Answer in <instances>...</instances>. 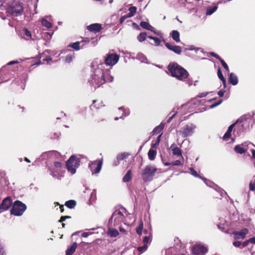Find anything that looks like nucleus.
I'll return each mask as SVG.
<instances>
[{"instance_id": "1", "label": "nucleus", "mask_w": 255, "mask_h": 255, "mask_svg": "<svg viewBox=\"0 0 255 255\" xmlns=\"http://www.w3.org/2000/svg\"><path fill=\"white\" fill-rule=\"evenodd\" d=\"M91 74L88 83L92 91H95L106 82L113 81L114 77L111 75L110 70L104 69V64L101 59H95L91 63Z\"/></svg>"}, {"instance_id": "2", "label": "nucleus", "mask_w": 255, "mask_h": 255, "mask_svg": "<svg viewBox=\"0 0 255 255\" xmlns=\"http://www.w3.org/2000/svg\"><path fill=\"white\" fill-rule=\"evenodd\" d=\"M167 69L172 77L180 81H184L189 75L185 69L176 62H170L167 66Z\"/></svg>"}, {"instance_id": "3", "label": "nucleus", "mask_w": 255, "mask_h": 255, "mask_svg": "<svg viewBox=\"0 0 255 255\" xmlns=\"http://www.w3.org/2000/svg\"><path fill=\"white\" fill-rule=\"evenodd\" d=\"M24 4L23 2L13 0L8 3L6 8V12L13 17L20 16L24 14Z\"/></svg>"}, {"instance_id": "4", "label": "nucleus", "mask_w": 255, "mask_h": 255, "mask_svg": "<svg viewBox=\"0 0 255 255\" xmlns=\"http://www.w3.org/2000/svg\"><path fill=\"white\" fill-rule=\"evenodd\" d=\"M27 209L26 204L19 200L15 201L10 209V214L15 216H20L22 215Z\"/></svg>"}, {"instance_id": "5", "label": "nucleus", "mask_w": 255, "mask_h": 255, "mask_svg": "<svg viewBox=\"0 0 255 255\" xmlns=\"http://www.w3.org/2000/svg\"><path fill=\"white\" fill-rule=\"evenodd\" d=\"M80 160L75 155H71L66 162V168L68 172L74 174L76 172L77 168L79 166Z\"/></svg>"}, {"instance_id": "6", "label": "nucleus", "mask_w": 255, "mask_h": 255, "mask_svg": "<svg viewBox=\"0 0 255 255\" xmlns=\"http://www.w3.org/2000/svg\"><path fill=\"white\" fill-rule=\"evenodd\" d=\"M157 171V168L150 165H146L141 173V177L144 182L151 181Z\"/></svg>"}, {"instance_id": "7", "label": "nucleus", "mask_w": 255, "mask_h": 255, "mask_svg": "<svg viewBox=\"0 0 255 255\" xmlns=\"http://www.w3.org/2000/svg\"><path fill=\"white\" fill-rule=\"evenodd\" d=\"M195 128L196 126L190 123L182 127L179 130V133L182 137H189L192 135Z\"/></svg>"}, {"instance_id": "8", "label": "nucleus", "mask_w": 255, "mask_h": 255, "mask_svg": "<svg viewBox=\"0 0 255 255\" xmlns=\"http://www.w3.org/2000/svg\"><path fill=\"white\" fill-rule=\"evenodd\" d=\"M119 58L120 57L117 54L108 53L103 62L104 65L113 66L118 63Z\"/></svg>"}, {"instance_id": "9", "label": "nucleus", "mask_w": 255, "mask_h": 255, "mask_svg": "<svg viewBox=\"0 0 255 255\" xmlns=\"http://www.w3.org/2000/svg\"><path fill=\"white\" fill-rule=\"evenodd\" d=\"M102 164V160H95L89 163L88 167L92 171V174L99 173L100 172Z\"/></svg>"}, {"instance_id": "10", "label": "nucleus", "mask_w": 255, "mask_h": 255, "mask_svg": "<svg viewBox=\"0 0 255 255\" xmlns=\"http://www.w3.org/2000/svg\"><path fill=\"white\" fill-rule=\"evenodd\" d=\"M194 255H204L208 252V249L204 245L199 244L194 245L192 249Z\"/></svg>"}, {"instance_id": "11", "label": "nucleus", "mask_w": 255, "mask_h": 255, "mask_svg": "<svg viewBox=\"0 0 255 255\" xmlns=\"http://www.w3.org/2000/svg\"><path fill=\"white\" fill-rule=\"evenodd\" d=\"M6 66L0 69V79L2 83L6 82L11 78V72L7 71Z\"/></svg>"}, {"instance_id": "12", "label": "nucleus", "mask_w": 255, "mask_h": 255, "mask_svg": "<svg viewBox=\"0 0 255 255\" xmlns=\"http://www.w3.org/2000/svg\"><path fill=\"white\" fill-rule=\"evenodd\" d=\"M12 199L10 196L4 198L0 204V210L4 211L9 209L12 205Z\"/></svg>"}, {"instance_id": "13", "label": "nucleus", "mask_w": 255, "mask_h": 255, "mask_svg": "<svg viewBox=\"0 0 255 255\" xmlns=\"http://www.w3.org/2000/svg\"><path fill=\"white\" fill-rule=\"evenodd\" d=\"M113 217H114V226L116 227L119 225L123 221L125 218L123 213L119 210H116L113 213Z\"/></svg>"}, {"instance_id": "14", "label": "nucleus", "mask_w": 255, "mask_h": 255, "mask_svg": "<svg viewBox=\"0 0 255 255\" xmlns=\"http://www.w3.org/2000/svg\"><path fill=\"white\" fill-rule=\"evenodd\" d=\"M47 168L49 171L50 175L53 178L58 180H60L61 179L62 175L60 174L61 170L55 168L53 166H48Z\"/></svg>"}, {"instance_id": "15", "label": "nucleus", "mask_w": 255, "mask_h": 255, "mask_svg": "<svg viewBox=\"0 0 255 255\" xmlns=\"http://www.w3.org/2000/svg\"><path fill=\"white\" fill-rule=\"evenodd\" d=\"M255 112H253L251 114V113H247L241 116L239 119L236 121V123H243L245 121L250 119L253 121L254 123L255 122Z\"/></svg>"}, {"instance_id": "16", "label": "nucleus", "mask_w": 255, "mask_h": 255, "mask_svg": "<svg viewBox=\"0 0 255 255\" xmlns=\"http://www.w3.org/2000/svg\"><path fill=\"white\" fill-rule=\"evenodd\" d=\"M165 46L169 50L173 51L177 54H180L182 52V48L180 46L176 45H172L171 44L168 42L165 43Z\"/></svg>"}, {"instance_id": "17", "label": "nucleus", "mask_w": 255, "mask_h": 255, "mask_svg": "<svg viewBox=\"0 0 255 255\" xmlns=\"http://www.w3.org/2000/svg\"><path fill=\"white\" fill-rule=\"evenodd\" d=\"M102 28V24L98 23L91 24L88 25L87 27V29L89 31L91 32H94L95 33L99 32L100 31Z\"/></svg>"}, {"instance_id": "18", "label": "nucleus", "mask_w": 255, "mask_h": 255, "mask_svg": "<svg viewBox=\"0 0 255 255\" xmlns=\"http://www.w3.org/2000/svg\"><path fill=\"white\" fill-rule=\"evenodd\" d=\"M238 123H236V122L232 124H231L229 127L227 129V131L225 132L224 134L223 139L224 140H227L228 138H229L231 135V133L233 131V128H235L236 125L238 124Z\"/></svg>"}, {"instance_id": "19", "label": "nucleus", "mask_w": 255, "mask_h": 255, "mask_svg": "<svg viewBox=\"0 0 255 255\" xmlns=\"http://www.w3.org/2000/svg\"><path fill=\"white\" fill-rule=\"evenodd\" d=\"M229 83L233 86L237 85L238 83V79L237 75L234 73H231L229 75Z\"/></svg>"}, {"instance_id": "20", "label": "nucleus", "mask_w": 255, "mask_h": 255, "mask_svg": "<svg viewBox=\"0 0 255 255\" xmlns=\"http://www.w3.org/2000/svg\"><path fill=\"white\" fill-rule=\"evenodd\" d=\"M78 245L76 242H74L72 245L68 247L66 251L65 255H72L76 251Z\"/></svg>"}, {"instance_id": "21", "label": "nucleus", "mask_w": 255, "mask_h": 255, "mask_svg": "<svg viewBox=\"0 0 255 255\" xmlns=\"http://www.w3.org/2000/svg\"><path fill=\"white\" fill-rule=\"evenodd\" d=\"M139 25L142 28L145 29L150 30L151 31H153V30H154V28L147 22L141 21L140 22Z\"/></svg>"}, {"instance_id": "22", "label": "nucleus", "mask_w": 255, "mask_h": 255, "mask_svg": "<svg viewBox=\"0 0 255 255\" xmlns=\"http://www.w3.org/2000/svg\"><path fill=\"white\" fill-rule=\"evenodd\" d=\"M165 124L161 122L158 126L154 128L152 131V135L159 133L164 128Z\"/></svg>"}, {"instance_id": "23", "label": "nucleus", "mask_w": 255, "mask_h": 255, "mask_svg": "<svg viewBox=\"0 0 255 255\" xmlns=\"http://www.w3.org/2000/svg\"><path fill=\"white\" fill-rule=\"evenodd\" d=\"M170 36L176 42H179L180 39V33L178 31L174 30L170 33Z\"/></svg>"}, {"instance_id": "24", "label": "nucleus", "mask_w": 255, "mask_h": 255, "mask_svg": "<svg viewBox=\"0 0 255 255\" xmlns=\"http://www.w3.org/2000/svg\"><path fill=\"white\" fill-rule=\"evenodd\" d=\"M249 230L247 228H244L242 229L240 232H235L233 234L236 236H240L242 239H244L246 235L248 233ZM236 238H238V237H236Z\"/></svg>"}, {"instance_id": "25", "label": "nucleus", "mask_w": 255, "mask_h": 255, "mask_svg": "<svg viewBox=\"0 0 255 255\" xmlns=\"http://www.w3.org/2000/svg\"><path fill=\"white\" fill-rule=\"evenodd\" d=\"M108 231V234L112 238L117 237L119 235V233L118 230L113 227H109Z\"/></svg>"}, {"instance_id": "26", "label": "nucleus", "mask_w": 255, "mask_h": 255, "mask_svg": "<svg viewBox=\"0 0 255 255\" xmlns=\"http://www.w3.org/2000/svg\"><path fill=\"white\" fill-rule=\"evenodd\" d=\"M234 150L237 153L242 154L247 152V148L243 147L241 144H238L235 146Z\"/></svg>"}, {"instance_id": "27", "label": "nucleus", "mask_w": 255, "mask_h": 255, "mask_svg": "<svg viewBox=\"0 0 255 255\" xmlns=\"http://www.w3.org/2000/svg\"><path fill=\"white\" fill-rule=\"evenodd\" d=\"M174 146H175V144H172L170 146V148L172 149L173 154L175 155H178V156L180 155L182 157L181 151L180 149V148H178V147H175Z\"/></svg>"}, {"instance_id": "28", "label": "nucleus", "mask_w": 255, "mask_h": 255, "mask_svg": "<svg viewBox=\"0 0 255 255\" xmlns=\"http://www.w3.org/2000/svg\"><path fill=\"white\" fill-rule=\"evenodd\" d=\"M218 5H216L213 7H208L206 9V14L207 15H211L218 9Z\"/></svg>"}, {"instance_id": "29", "label": "nucleus", "mask_w": 255, "mask_h": 255, "mask_svg": "<svg viewBox=\"0 0 255 255\" xmlns=\"http://www.w3.org/2000/svg\"><path fill=\"white\" fill-rule=\"evenodd\" d=\"M80 44L81 42L80 41H76L75 42L69 44L68 47H71L73 48L74 50L78 51L80 49Z\"/></svg>"}, {"instance_id": "30", "label": "nucleus", "mask_w": 255, "mask_h": 255, "mask_svg": "<svg viewBox=\"0 0 255 255\" xmlns=\"http://www.w3.org/2000/svg\"><path fill=\"white\" fill-rule=\"evenodd\" d=\"M65 205L69 209H73L76 205V201L74 200H68L65 202Z\"/></svg>"}, {"instance_id": "31", "label": "nucleus", "mask_w": 255, "mask_h": 255, "mask_svg": "<svg viewBox=\"0 0 255 255\" xmlns=\"http://www.w3.org/2000/svg\"><path fill=\"white\" fill-rule=\"evenodd\" d=\"M131 179V170H128L126 174L124 175L123 178L124 182H128Z\"/></svg>"}, {"instance_id": "32", "label": "nucleus", "mask_w": 255, "mask_h": 255, "mask_svg": "<svg viewBox=\"0 0 255 255\" xmlns=\"http://www.w3.org/2000/svg\"><path fill=\"white\" fill-rule=\"evenodd\" d=\"M156 155V151L152 149H150L148 152V158L150 160H153Z\"/></svg>"}, {"instance_id": "33", "label": "nucleus", "mask_w": 255, "mask_h": 255, "mask_svg": "<svg viewBox=\"0 0 255 255\" xmlns=\"http://www.w3.org/2000/svg\"><path fill=\"white\" fill-rule=\"evenodd\" d=\"M201 179L204 181V183L208 186L211 187L213 188L214 189H215L216 185H217L215 184L214 183H213V182H212L211 181H210L209 180H208L207 179H206V178H205L204 177H203V178H202Z\"/></svg>"}, {"instance_id": "34", "label": "nucleus", "mask_w": 255, "mask_h": 255, "mask_svg": "<svg viewBox=\"0 0 255 255\" xmlns=\"http://www.w3.org/2000/svg\"><path fill=\"white\" fill-rule=\"evenodd\" d=\"M146 36H147L146 32H141L137 36V39L139 42H142L145 40Z\"/></svg>"}, {"instance_id": "35", "label": "nucleus", "mask_w": 255, "mask_h": 255, "mask_svg": "<svg viewBox=\"0 0 255 255\" xmlns=\"http://www.w3.org/2000/svg\"><path fill=\"white\" fill-rule=\"evenodd\" d=\"M151 231H150L149 235L146 236L143 238V243L144 244L147 245V244H150L151 242Z\"/></svg>"}, {"instance_id": "36", "label": "nucleus", "mask_w": 255, "mask_h": 255, "mask_svg": "<svg viewBox=\"0 0 255 255\" xmlns=\"http://www.w3.org/2000/svg\"><path fill=\"white\" fill-rule=\"evenodd\" d=\"M136 58L142 63H146V60H147L146 56L142 53H138L136 55Z\"/></svg>"}, {"instance_id": "37", "label": "nucleus", "mask_w": 255, "mask_h": 255, "mask_svg": "<svg viewBox=\"0 0 255 255\" xmlns=\"http://www.w3.org/2000/svg\"><path fill=\"white\" fill-rule=\"evenodd\" d=\"M129 154L127 152H123L122 153H120L117 156V159L118 160H123L124 159L126 158L128 156H129Z\"/></svg>"}, {"instance_id": "38", "label": "nucleus", "mask_w": 255, "mask_h": 255, "mask_svg": "<svg viewBox=\"0 0 255 255\" xmlns=\"http://www.w3.org/2000/svg\"><path fill=\"white\" fill-rule=\"evenodd\" d=\"M143 228V223L142 221H141L138 226V227L136 229V233L139 235L141 236L142 235V232Z\"/></svg>"}, {"instance_id": "39", "label": "nucleus", "mask_w": 255, "mask_h": 255, "mask_svg": "<svg viewBox=\"0 0 255 255\" xmlns=\"http://www.w3.org/2000/svg\"><path fill=\"white\" fill-rule=\"evenodd\" d=\"M96 190L94 189L91 193L90 197L89 200V204H91L93 202L96 200Z\"/></svg>"}, {"instance_id": "40", "label": "nucleus", "mask_w": 255, "mask_h": 255, "mask_svg": "<svg viewBox=\"0 0 255 255\" xmlns=\"http://www.w3.org/2000/svg\"><path fill=\"white\" fill-rule=\"evenodd\" d=\"M215 190L219 192L221 196L223 197L227 195V193L218 185H216Z\"/></svg>"}, {"instance_id": "41", "label": "nucleus", "mask_w": 255, "mask_h": 255, "mask_svg": "<svg viewBox=\"0 0 255 255\" xmlns=\"http://www.w3.org/2000/svg\"><path fill=\"white\" fill-rule=\"evenodd\" d=\"M148 248V245L144 244L142 246L138 247L137 248V250L139 252V254H141L145 252Z\"/></svg>"}, {"instance_id": "42", "label": "nucleus", "mask_w": 255, "mask_h": 255, "mask_svg": "<svg viewBox=\"0 0 255 255\" xmlns=\"http://www.w3.org/2000/svg\"><path fill=\"white\" fill-rule=\"evenodd\" d=\"M189 170L190 171V173L192 175L195 177L199 178L200 179H202L203 177L201 176L196 171H195L193 167H190Z\"/></svg>"}, {"instance_id": "43", "label": "nucleus", "mask_w": 255, "mask_h": 255, "mask_svg": "<svg viewBox=\"0 0 255 255\" xmlns=\"http://www.w3.org/2000/svg\"><path fill=\"white\" fill-rule=\"evenodd\" d=\"M50 151L45 152L42 153L40 157L36 158V159L35 161V162H39V161H40L41 160L45 159L46 157L50 153Z\"/></svg>"}, {"instance_id": "44", "label": "nucleus", "mask_w": 255, "mask_h": 255, "mask_svg": "<svg viewBox=\"0 0 255 255\" xmlns=\"http://www.w3.org/2000/svg\"><path fill=\"white\" fill-rule=\"evenodd\" d=\"M42 25L47 28H50L52 26V24L46 19H42L41 20Z\"/></svg>"}, {"instance_id": "45", "label": "nucleus", "mask_w": 255, "mask_h": 255, "mask_svg": "<svg viewBox=\"0 0 255 255\" xmlns=\"http://www.w3.org/2000/svg\"><path fill=\"white\" fill-rule=\"evenodd\" d=\"M218 229L222 232H225L227 234L229 233V229L226 228L225 226L223 224H219L218 225Z\"/></svg>"}, {"instance_id": "46", "label": "nucleus", "mask_w": 255, "mask_h": 255, "mask_svg": "<svg viewBox=\"0 0 255 255\" xmlns=\"http://www.w3.org/2000/svg\"><path fill=\"white\" fill-rule=\"evenodd\" d=\"M129 115V111L128 110L125 109L123 111V114L120 118L122 120H124L125 117L128 116Z\"/></svg>"}, {"instance_id": "47", "label": "nucleus", "mask_w": 255, "mask_h": 255, "mask_svg": "<svg viewBox=\"0 0 255 255\" xmlns=\"http://www.w3.org/2000/svg\"><path fill=\"white\" fill-rule=\"evenodd\" d=\"M90 39L88 38H85L84 39H83L80 42L82 44V45L81 46V48H83L86 45H87L88 44H90Z\"/></svg>"}, {"instance_id": "48", "label": "nucleus", "mask_w": 255, "mask_h": 255, "mask_svg": "<svg viewBox=\"0 0 255 255\" xmlns=\"http://www.w3.org/2000/svg\"><path fill=\"white\" fill-rule=\"evenodd\" d=\"M73 57H74L73 55L68 54L65 57V62L68 63H70L71 62H72Z\"/></svg>"}, {"instance_id": "49", "label": "nucleus", "mask_w": 255, "mask_h": 255, "mask_svg": "<svg viewBox=\"0 0 255 255\" xmlns=\"http://www.w3.org/2000/svg\"><path fill=\"white\" fill-rule=\"evenodd\" d=\"M220 62L221 64H222V65L223 66V67L225 68V69L228 72H229L230 71L229 68V67H228L227 64L225 62V61L223 59H222L220 60Z\"/></svg>"}, {"instance_id": "50", "label": "nucleus", "mask_w": 255, "mask_h": 255, "mask_svg": "<svg viewBox=\"0 0 255 255\" xmlns=\"http://www.w3.org/2000/svg\"><path fill=\"white\" fill-rule=\"evenodd\" d=\"M217 75H218V78L221 80H223L224 79H225V78L224 77L223 74H222V71L220 69V67H219L218 68V71H217Z\"/></svg>"}, {"instance_id": "51", "label": "nucleus", "mask_w": 255, "mask_h": 255, "mask_svg": "<svg viewBox=\"0 0 255 255\" xmlns=\"http://www.w3.org/2000/svg\"><path fill=\"white\" fill-rule=\"evenodd\" d=\"M223 102L222 99H220L217 102L214 103L210 106V109H213L220 105Z\"/></svg>"}, {"instance_id": "52", "label": "nucleus", "mask_w": 255, "mask_h": 255, "mask_svg": "<svg viewBox=\"0 0 255 255\" xmlns=\"http://www.w3.org/2000/svg\"><path fill=\"white\" fill-rule=\"evenodd\" d=\"M136 10L137 8L135 6H131L128 8L129 12L133 16L135 13Z\"/></svg>"}, {"instance_id": "53", "label": "nucleus", "mask_w": 255, "mask_h": 255, "mask_svg": "<svg viewBox=\"0 0 255 255\" xmlns=\"http://www.w3.org/2000/svg\"><path fill=\"white\" fill-rule=\"evenodd\" d=\"M53 167H54L55 168H57L61 170L62 167V164L60 162L56 161L54 162Z\"/></svg>"}, {"instance_id": "54", "label": "nucleus", "mask_w": 255, "mask_h": 255, "mask_svg": "<svg viewBox=\"0 0 255 255\" xmlns=\"http://www.w3.org/2000/svg\"><path fill=\"white\" fill-rule=\"evenodd\" d=\"M113 219H114V217H113V215H112V216L110 217V218L109 220L108 225H107L108 228H109V227H114V224H113Z\"/></svg>"}, {"instance_id": "55", "label": "nucleus", "mask_w": 255, "mask_h": 255, "mask_svg": "<svg viewBox=\"0 0 255 255\" xmlns=\"http://www.w3.org/2000/svg\"><path fill=\"white\" fill-rule=\"evenodd\" d=\"M250 144L255 146V145L253 143H251L250 142H248V141L244 142L242 143L241 145V146L243 147L247 148H248L249 145H250Z\"/></svg>"}, {"instance_id": "56", "label": "nucleus", "mask_w": 255, "mask_h": 255, "mask_svg": "<svg viewBox=\"0 0 255 255\" xmlns=\"http://www.w3.org/2000/svg\"><path fill=\"white\" fill-rule=\"evenodd\" d=\"M23 60H22L21 59H19V60H13V61H10L9 62H8L7 64V65H13V64H18L20 62H21Z\"/></svg>"}, {"instance_id": "57", "label": "nucleus", "mask_w": 255, "mask_h": 255, "mask_svg": "<svg viewBox=\"0 0 255 255\" xmlns=\"http://www.w3.org/2000/svg\"><path fill=\"white\" fill-rule=\"evenodd\" d=\"M0 255H6L4 247L0 244Z\"/></svg>"}, {"instance_id": "58", "label": "nucleus", "mask_w": 255, "mask_h": 255, "mask_svg": "<svg viewBox=\"0 0 255 255\" xmlns=\"http://www.w3.org/2000/svg\"><path fill=\"white\" fill-rule=\"evenodd\" d=\"M153 40L154 41L155 46H158L160 45L161 41L159 38L155 37L154 39H153Z\"/></svg>"}, {"instance_id": "59", "label": "nucleus", "mask_w": 255, "mask_h": 255, "mask_svg": "<svg viewBox=\"0 0 255 255\" xmlns=\"http://www.w3.org/2000/svg\"><path fill=\"white\" fill-rule=\"evenodd\" d=\"M90 44L93 46H95L98 42L97 39L95 38L91 39V40H90Z\"/></svg>"}, {"instance_id": "60", "label": "nucleus", "mask_w": 255, "mask_h": 255, "mask_svg": "<svg viewBox=\"0 0 255 255\" xmlns=\"http://www.w3.org/2000/svg\"><path fill=\"white\" fill-rule=\"evenodd\" d=\"M249 187H250V190H251V191H255V179H254V183L253 184L252 182H251L250 183Z\"/></svg>"}, {"instance_id": "61", "label": "nucleus", "mask_w": 255, "mask_h": 255, "mask_svg": "<svg viewBox=\"0 0 255 255\" xmlns=\"http://www.w3.org/2000/svg\"><path fill=\"white\" fill-rule=\"evenodd\" d=\"M24 34L25 36L27 37H31V34L30 31H29L27 28H24L23 29Z\"/></svg>"}, {"instance_id": "62", "label": "nucleus", "mask_w": 255, "mask_h": 255, "mask_svg": "<svg viewBox=\"0 0 255 255\" xmlns=\"http://www.w3.org/2000/svg\"><path fill=\"white\" fill-rule=\"evenodd\" d=\"M210 55L216 58V59H218L219 61L222 59V58L217 54H216V53L214 52H210Z\"/></svg>"}, {"instance_id": "63", "label": "nucleus", "mask_w": 255, "mask_h": 255, "mask_svg": "<svg viewBox=\"0 0 255 255\" xmlns=\"http://www.w3.org/2000/svg\"><path fill=\"white\" fill-rule=\"evenodd\" d=\"M178 113V112H175L174 114H173L170 117H169L168 118V119L167 120V123L168 124L170 123L171 121L173 120V119L175 117V116L176 115V114Z\"/></svg>"}, {"instance_id": "64", "label": "nucleus", "mask_w": 255, "mask_h": 255, "mask_svg": "<svg viewBox=\"0 0 255 255\" xmlns=\"http://www.w3.org/2000/svg\"><path fill=\"white\" fill-rule=\"evenodd\" d=\"M181 165V162L179 160H176L173 162H172V166H177Z\"/></svg>"}]
</instances>
